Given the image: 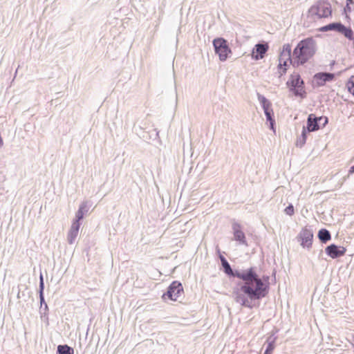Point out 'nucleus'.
I'll return each instance as SVG.
<instances>
[{
  "label": "nucleus",
  "mask_w": 354,
  "mask_h": 354,
  "mask_svg": "<svg viewBox=\"0 0 354 354\" xmlns=\"http://www.w3.org/2000/svg\"><path fill=\"white\" fill-rule=\"evenodd\" d=\"M252 268L254 269V272L257 276V279L259 280L258 283H260L259 285V289L257 290L254 293L252 292L251 294L244 293L241 290H233L232 292L234 300L241 306L249 308H252L253 307L252 304V301H259L268 295L270 290V277L268 276H263L262 278L260 277L257 272V268Z\"/></svg>",
  "instance_id": "2"
},
{
  "label": "nucleus",
  "mask_w": 354,
  "mask_h": 354,
  "mask_svg": "<svg viewBox=\"0 0 354 354\" xmlns=\"http://www.w3.org/2000/svg\"><path fill=\"white\" fill-rule=\"evenodd\" d=\"M316 52V43L313 37L301 40L293 50V66L306 64Z\"/></svg>",
  "instance_id": "3"
},
{
  "label": "nucleus",
  "mask_w": 354,
  "mask_h": 354,
  "mask_svg": "<svg viewBox=\"0 0 354 354\" xmlns=\"http://www.w3.org/2000/svg\"><path fill=\"white\" fill-rule=\"evenodd\" d=\"M348 91L354 96V75L350 77L346 83Z\"/></svg>",
  "instance_id": "24"
},
{
  "label": "nucleus",
  "mask_w": 354,
  "mask_h": 354,
  "mask_svg": "<svg viewBox=\"0 0 354 354\" xmlns=\"http://www.w3.org/2000/svg\"><path fill=\"white\" fill-rule=\"evenodd\" d=\"M84 215L82 213V210H77L75 214V219L73 221L74 223H80V221L84 218Z\"/></svg>",
  "instance_id": "28"
},
{
  "label": "nucleus",
  "mask_w": 354,
  "mask_h": 354,
  "mask_svg": "<svg viewBox=\"0 0 354 354\" xmlns=\"http://www.w3.org/2000/svg\"><path fill=\"white\" fill-rule=\"evenodd\" d=\"M329 31H335L343 35L348 40H354L353 31L351 27L344 26L342 22H333L329 24Z\"/></svg>",
  "instance_id": "9"
},
{
  "label": "nucleus",
  "mask_w": 354,
  "mask_h": 354,
  "mask_svg": "<svg viewBox=\"0 0 354 354\" xmlns=\"http://www.w3.org/2000/svg\"><path fill=\"white\" fill-rule=\"evenodd\" d=\"M329 24L326 25V26H324L321 28H319V30L321 31V32H327V31H329Z\"/></svg>",
  "instance_id": "32"
},
{
  "label": "nucleus",
  "mask_w": 354,
  "mask_h": 354,
  "mask_svg": "<svg viewBox=\"0 0 354 354\" xmlns=\"http://www.w3.org/2000/svg\"><path fill=\"white\" fill-rule=\"evenodd\" d=\"M275 337H269L267 339V346L265 350L266 352L272 354L275 347Z\"/></svg>",
  "instance_id": "23"
},
{
  "label": "nucleus",
  "mask_w": 354,
  "mask_h": 354,
  "mask_svg": "<svg viewBox=\"0 0 354 354\" xmlns=\"http://www.w3.org/2000/svg\"><path fill=\"white\" fill-rule=\"evenodd\" d=\"M320 122L323 121L321 127H324L328 123V118L326 116H319Z\"/></svg>",
  "instance_id": "31"
},
{
  "label": "nucleus",
  "mask_w": 354,
  "mask_h": 354,
  "mask_svg": "<svg viewBox=\"0 0 354 354\" xmlns=\"http://www.w3.org/2000/svg\"><path fill=\"white\" fill-rule=\"evenodd\" d=\"M297 239L301 241V245L307 249L312 247L313 232L312 229L309 227H304L297 236Z\"/></svg>",
  "instance_id": "10"
},
{
  "label": "nucleus",
  "mask_w": 354,
  "mask_h": 354,
  "mask_svg": "<svg viewBox=\"0 0 354 354\" xmlns=\"http://www.w3.org/2000/svg\"><path fill=\"white\" fill-rule=\"evenodd\" d=\"M78 210H82V213L85 215L89 210V207L87 201L82 202L78 208Z\"/></svg>",
  "instance_id": "25"
},
{
  "label": "nucleus",
  "mask_w": 354,
  "mask_h": 354,
  "mask_svg": "<svg viewBox=\"0 0 354 354\" xmlns=\"http://www.w3.org/2000/svg\"><path fill=\"white\" fill-rule=\"evenodd\" d=\"M307 131L306 127L304 126L301 131V136L297 140V146L302 147L306 142L307 139Z\"/></svg>",
  "instance_id": "21"
},
{
  "label": "nucleus",
  "mask_w": 354,
  "mask_h": 354,
  "mask_svg": "<svg viewBox=\"0 0 354 354\" xmlns=\"http://www.w3.org/2000/svg\"><path fill=\"white\" fill-rule=\"evenodd\" d=\"M331 15V5L325 1H319L308 9L307 17L310 21H316L322 18L328 17Z\"/></svg>",
  "instance_id": "4"
},
{
  "label": "nucleus",
  "mask_w": 354,
  "mask_h": 354,
  "mask_svg": "<svg viewBox=\"0 0 354 354\" xmlns=\"http://www.w3.org/2000/svg\"><path fill=\"white\" fill-rule=\"evenodd\" d=\"M257 98L263 110L266 120L270 124V129L273 131H275V120L274 119V111L272 108L271 102L264 95L259 93H257Z\"/></svg>",
  "instance_id": "7"
},
{
  "label": "nucleus",
  "mask_w": 354,
  "mask_h": 354,
  "mask_svg": "<svg viewBox=\"0 0 354 354\" xmlns=\"http://www.w3.org/2000/svg\"><path fill=\"white\" fill-rule=\"evenodd\" d=\"M346 248L332 243L325 248L326 254L332 259H337L345 254Z\"/></svg>",
  "instance_id": "13"
},
{
  "label": "nucleus",
  "mask_w": 354,
  "mask_h": 354,
  "mask_svg": "<svg viewBox=\"0 0 354 354\" xmlns=\"http://www.w3.org/2000/svg\"><path fill=\"white\" fill-rule=\"evenodd\" d=\"M351 11V8L350 6L346 5V6L344 8V12L346 14L347 12H350Z\"/></svg>",
  "instance_id": "33"
},
{
  "label": "nucleus",
  "mask_w": 354,
  "mask_h": 354,
  "mask_svg": "<svg viewBox=\"0 0 354 354\" xmlns=\"http://www.w3.org/2000/svg\"><path fill=\"white\" fill-rule=\"evenodd\" d=\"M80 225H81V223H72V225H71V228L68 232V236H67V241L70 245H72L75 243V239L78 235Z\"/></svg>",
  "instance_id": "17"
},
{
  "label": "nucleus",
  "mask_w": 354,
  "mask_h": 354,
  "mask_svg": "<svg viewBox=\"0 0 354 354\" xmlns=\"http://www.w3.org/2000/svg\"><path fill=\"white\" fill-rule=\"evenodd\" d=\"M317 236L322 243H326L331 239L330 232L325 228H322L319 230Z\"/></svg>",
  "instance_id": "19"
},
{
  "label": "nucleus",
  "mask_w": 354,
  "mask_h": 354,
  "mask_svg": "<svg viewBox=\"0 0 354 354\" xmlns=\"http://www.w3.org/2000/svg\"><path fill=\"white\" fill-rule=\"evenodd\" d=\"M212 44L215 54L218 56L221 62L226 61L229 55L232 54L228 41L223 37H216L214 39Z\"/></svg>",
  "instance_id": "6"
},
{
  "label": "nucleus",
  "mask_w": 354,
  "mask_h": 354,
  "mask_svg": "<svg viewBox=\"0 0 354 354\" xmlns=\"http://www.w3.org/2000/svg\"><path fill=\"white\" fill-rule=\"evenodd\" d=\"M57 354H74V349L67 344L57 346Z\"/></svg>",
  "instance_id": "20"
},
{
  "label": "nucleus",
  "mask_w": 354,
  "mask_h": 354,
  "mask_svg": "<svg viewBox=\"0 0 354 354\" xmlns=\"http://www.w3.org/2000/svg\"><path fill=\"white\" fill-rule=\"evenodd\" d=\"M284 212L288 215V216H292L295 213V209H294V206L292 205V204H289L284 209Z\"/></svg>",
  "instance_id": "30"
},
{
  "label": "nucleus",
  "mask_w": 354,
  "mask_h": 354,
  "mask_svg": "<svg viewBox=\"0 0 354 354\" xmlns=\"http://www.w3.org/2000/svg\"><path fill=\"white\" fill-rule=\"evenodd\" d=\"M232 230L234 240L238 241L239 244L248 245L244 232L241 229V225L237 223L232 224Z\"/></svg>",
  "instance_id": "16"
},
{
  "label": "nucleus",
  "mask_w": 354,
  "mask_h": 354,
  "mask_svg": "<svg viewBox=\"0 0 354 354\" xmlns=\"http://www.w3.org/2000/svg\"><path fill=\"white\" fill-rule=\"evenodd\" d=\"M352 3H353V0H346V5L350 6V4H352Z\"/></svg>",
  "instance_id": "35"
},
{
  "label": "nucleus",
  "mask_w": 354,
  "mask_h": 354,
  "mask_svg": "<svg viewBox=\"0 0 354 354\" xmlns=\"http://www.w3.org/2000/svg\"><path fill=\"white\" fill-rule=\"evenodd\" d=\"M268 49L269 46L267 42H259L254 45L252 50L251 57L254 60L261 59L264 57Z\"/></svg>",
  "instance_id": "12"
},
{
  "label": "nucleus",
  "mask_w": 354,
  "mask_h": 354,
  "mask_svg": "<svg viewBox=\"0 0 354 354\" xmlns=\"http://www.w3.org/2000/svg\"><path fill=\"white\" fill-rule=\"evenodd\" d=\"M335 77V73L328 72H319L314 75L313 80L317 86H323L326 82L333 81Z\"/></svg>",
  "instance_id": "14"
},
{
  "label": "nucleus",
  "mask_w": 354,
  "mask_h": 354,
  "mask_svg": "<svg viewBox=\"0 0 354 354\" xmlns=\"http://www.w3.org/2000/svg\"><path fill=\"white\" fill-rule=\"evenodd\" d=\"M321 128L320 120L319 117L313 113L308 115L306 122V129L308 132H313Z\"/></svg>",
  "instance_id": "15"
},
{
  "label": "nucleus",
  "mask_w": 354,
  "mask_h": 354,
  "mask_svg": "<svg viewBox=\"0 0 354 354\" xmlns=\"http://www.w3.org/2000/svg\"><path fill=\"white\" fill-rule=\"evenodd\" d=\"M354 173V165L351 167V168L348 170V174H353Z\"/></svg>",
  "instance_id": "34"
},
{
  "label": "nucleus",
  "mask_w": 354,
  "mask_h": 354,
  "mask_svg": "<svg viewBox=\"0 0 354 354\" xmlns=\"http://www.w3.org/2000/svg\"><path fill=\"white\" fill-rule=\"evenodd\" d=\"M293 53L292 54L291 46L289 44H286L283 46L282 50L280 52L279 62L283 64L284 66H288V63L293 66Z\"/></svg>",
  "instance_id": "11"
},
{
  "label": "nucleus",
  "mask_w": 354,
  "mask_h": 354,
  "mask_svg": "<svg viewBox=\"0 0 354 354\" xmlns=\"http://www.w3.org/2000/svg\"><path fill=\"white\" fill-rule=\"evenodd\" d=\"M141 137L144 140L147 142H149L151 140H156L159 138V132L156 130V129H153L149 131H143Z\"/></svg>",
  "instance_id": "18"
},
{
  "label": "nucleus",
  "mask_w": 354,
  "mask_h": 354,
  "mask_svg": "<svg viewBox=\"0 0 354 354\" xmlns=\"http://www.w3.org/2000/svg\"><path fill=\"white\" fill-rule=\"evenodd\" d=\"M183 293V287L178 281H174L167 288V290L162 295V298H168L171 301H178Z\"/></svg>",
  "instance_id": "8"
},
{
  "label": "nucleus",
  "mask_w": 354,
  "mask_h": 354,
  "mask_svg": "<svg viewBox=\"0 0 354 354\" xmlns=\"http://www.w3.org/2000/svg\"><path fill=\"white\" fill-rule=\"evenodd\" d=\"M39 301H40V308H39L40 313H41V315H43V314L46 315L48 310V305L45 301H44V303H42V304H41V301L40 299H39Z\"/></svg>",
  "instance_id": "27"
},
{
  "label": "nucleus",
  "mask_w": 354,
  "mask_h": 354,
  "mask_svg": "<svg viewBox=\"0 0 354 354\" xmlns=\"http://www.w3.org/2000/svg\"><path fill=\"white\" fill-rule=\"evenodd\" d=\"M287 71V66H284L283 64L279 63L278 65V73L279 77H281L282 75H283Z\"/></svg>",
  "instance_id": "29"
},
{
  "label": "nucleus",
  "mask_w": 354,
  "mask_h": 354,
  "mask_svg": "<svg viewBox=\"0 0 354 354\" xmlns=\"http://www.w3.org/2000/svg\"><path fill=\"white\" fill-rule=\"evenodd\" d=\"M335 64V62L333 60L330 62V66L332 67Z\"/></svg>",
  "instance_id": "36"
},
{
  "label": "nucleus",
  "mask_w": 354,
  "mask_h": 354,
  "mask_svg": "<svg viewBox=\"0 0 354 354\" xmlns=\"http://www.w3.org/2000/svg\"><path fill=\"white\" fill-rule=\"evenodd\" d=\"M78 210H82V213L85 215L89 210V207L87 201L82 202L78 208Z\"/></svg>",
  "instance_id": "26"
},
{
  "label": "nucleus",
  "mask_w": 354,
  "mask_h": 354,
  "mask_svg": "<svg viewBox=\"0 0 354 354\" xmlns=\"http://www.w3.org/2000/svg\"><path fill=\"white\" fill-rule=\"evenodd\" d=\"M217 252L219 254L218 257L220 259L221 266L223 269V272L230 277H236L241 280V281L237 283V287L234 288L233 290H241L244 293L251 294L254 293L259 288L257 276L256 275L254 270L252 268H249L245 270H232L230 264L225 259V257L220 253V250L217 248Z\"/></svg>",
  "instance_id": "1"
},
{
  "label": "nucleus",
  "mask_w": 354,
  "mask_h": 354,
  "mask_svg": "<svg viewBox=\"0 0 354 354\" xmlns=\"http://www.w3.org/2000/svg\"><path fill=\"white\" fill-rule=\"evenodd\" d=\"M286 86L295 96L301 98L306 97V92L304 88V82L299 73H294L291 74L286 82Z\"/></svg>",
  "instance_id": "5"
},
{
  "label": "nucleus",
  "mask_w": 354,
  "mask_h": 354,
  "mask_svg": "<svg viewBox=\"0 0 354 354\" xmlns=\"http://www.w3.org/2000/svg\"><path fill=\"white\" fill-rule=\"evenodd\" d=\"M44 277H43L42 273H40L39 283V299L41 301V304L44 303Z\"/></svg>",
  "instance_id": "22"
}]
</instances>
